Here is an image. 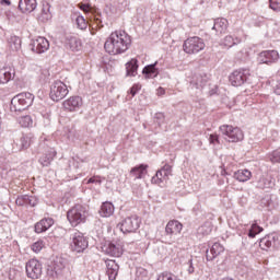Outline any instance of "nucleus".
<instances>
[{"label": "nucleus", "mask_w": 280, "mask_h": 280, "mask_svg": "<svg viewBox=\"0 0 280 280\" xmlns=\"http://www.w3.org/2000/svg\"><path fill=\"white\" fill-rule=\"evenodd\" d=\"M170 176H172V165L165 164L151 178V183L153 185H161V183H165V180H170Z\"/></svg>", "instance_id": "9b49d317"}, {"label": "nucleus", "mask_w": 280, "mask_h": 280, "mask_svg": "<svg viewBox=\"0 0 280 280\" xmlns=\"http://www.w3.org/2000/svg\"><path fill=\"white\" fill-rule=\"evenodd\" d=\"M106 268V275L108 276V279H117V275H119V265L115 260H107Z\"/></svg>", "instance_id": "412c9836"}, {"label": "nucleus", "mask_w": 280, "mask_h": 280, "mask_svg": "<svg viewBox=\"0 0 280 280\" xmlns=\"http://www.w3.org/2000/svg\"><path fill=\"white\" fill-rule=\"evenodd\" d=\"M65 259L57 257L47 268L48 277H58L65 270Z\"/></svg>", "instance_id": "2eb2a0df"}, {"label": "nucleus", "mask_w": 280, "mask_h": 280, "mask_svg": "<svg viewBox=\"0 0 280 280\" xmlns=\"http://www.w3.org/2000/svg\"><path fill=\"white\" fill-rule=\"evenodd\" d=\"M15 205L18 207H36L38 199L35 196L21 195L16 198Z\"/></svg>", "instance_id": "f3484780"}, {"label": "nucleus", "mask_w": 280, "mask_h": 280, "mask_svg": "<svg viewBox=\"0 0 280 280\" xmlns=\"http://www.w3.org/2000/svg\"><path fill=\"white\" fill-rule=\"evenodd\" d=\"M89 218V207L82 205H75L67 212V219L71 226H78V224H84Z\"/></svg>", "instance_id": "7ed1b4c3"}, {"label": "nucleus", "mask_w": 280, "mask_h": 280, "mask_svg": "<svg viewBox=\"0 0 280 280\" xmlns=\"http://www.w3.org/2000/svg\"><path fill=\"white\" fill-rule=\"evenodd\" d=\"M42 248H45V243L43 241H37L32 245V250L34 253H40Z\"/></svg>", "instance_id": "37998d69"}, {"label": "nucleus", "mask_w": 280, "mask_h": 280, "mask_svg": "<svg viewBox=\"0 0 280 280\" xmlns=\"http://www.w3.org/2000/svg\"><path fill=\"white\" fill-rule=\"evenodd\" d=\"M208 82H209V78L207 77V74H197L192 78L190 84L195 89H205Z\"/></svg>", "instance_id": "393cba45"}, {"label": "nucleus", "mask_w": 280, "mask_h": 280, "mask_svg": "<svg viewBox=\"0 0 280 280\" xmlns=\"http://www.w3.org/2000/svg\"><path fill=\"white\" fill-rule=\"evenodd\" d=\"M9 46L12 51H19L21 49V37L12 35L9 38Z\"/></svg>", "instance_id": "f704fd0d"}, {"label": "nucleus", "mask_w": 280, "mask_h": 280, "mask_svg": "<svg viewBox=\"0 0 280 280\" xmlns=\"http://www.w3.org/2000/svg\"><path fill=\"white\" fill-rule=\"evenodd\" d=\"M30 47L34 54H45L49 49V40L45 37H37L30 44Z\"/></svg>", "instance_id": "ddd939ff"}, {"label": "nucleus", "mask_w": 280, "mask_h": 280, "mask_svg": "<svg viewBox=\"0 0 280 280\" xmlns=\"http://www.w3.org/2000/svg\"><path fill=\"white\" fill-rule=\"evenodd\" d=\"M75 24L79 30H86L89 27L86 19H84L82 15L77 16Z\"/></svg>", "instance_id": "58836bf2"}, {"label": "nucleus", "mask_w": 280, "mask_h": 280, "mask_svg": "<svg viewBox=\"0 0 280 280\" xmlns=\"http://www.w3.org/2000/svg\"><path fill=\"white\" fill-rule=\"evenodd\" d=\"M145 170H148V165L140 164L139 166L131 168V176H135L136 178H143Z\"/></svg>", "instance_id": "c9c22d12"}, {"label": "nucleus", "mask_w": 280, "mask_h": 280, "mask_svg": "<svg viewBox=\"0 0 280 280\" xmlns=\"http://www.w3.org/2000/svg\"><path fill=\"white\" fill-rule=\"evenodd\" d=\"M253 174L248 170H240L234 173L235 180H238V183H246L247 180H250V177Z\"/></svg>", "instance_id": "7c9ffc66"}, {"label": "nucleus", "mask_w": 280, "mask_h": 280, "mask_svg": "<svg viewBox=\"0 0 280 280\" xmlns=\"http://www.w3.org/2000/svg\"><path fill=\"white\" fill-rule=\"evenodd\" d=\"M259 246L261 250H268L269 248H272V246H275V236L267 235L262 237L259 242Z\"/></svg>", "instance_id": "72a5a7b5"}, {"label": "nucleus", "mask_w": 280, "mask_h": 280, "mask_svg": "<svg viewBox=\"0 0 280 280\" xmlns=\"http://www.w3.org/2000/svg\"><path fill=\"white\" fill-rule=\"evenodd\" d=\"M261 231H264V228L259 226L257 223H253L247 235H248V237H250L253 240L257 235H259V233H261Z\"/></svg>", "instance_id": "e433bc0d"}, {"label": "nucleus", "mask_w": 280, "mask_h": 280, "mask_svg": "<svg viewBox=\"0 0 280 280\" xmlns=\"http://www.w3.org/2000/svg\"><path fill=\"white\" fill-rule=\"evenodd\" d=\"M62 106L66 110H69V113L80 110V107L82 106V97L71 96L62 103Z\"/></svg>", "instance_id": "dca6fc26"}, {"label": "nucleus", "mask_w": 280, "mask_h": 280, "mask_svg": "<svg viewBox=\"0 0 280 280\" xmlns=\"http://www.w3.org/2000/svg\"><path fill=\"white\" fill-rule=\"evenodd\" d=\"M66 46L71 51H80L82 49V42L78 37H70Z\"/></svg>", "instance_id": "473e14b6"}, {"label": "nucleus", "mask_w": 280, "mask_h": 280, "mask_svg": "<svg viewBox=\"0 0 280 280\" xmlns=\"http://www.w3.org/2000/svg\"><path fill=\"white\" fill-rule=\"evenodd\" d=\"M138 279H139V275H144V277L148 275V271H145L144 269H138L136 272Z\"/></svg>", "instance_id": "864d4df0"}, {"label": "nucleus", "mask_w": 280, "mask_h": 280, "mask_svg": "<svg viewBox=\"0 0 280 280\" xmlns=\"http://www.w3.org/2000/svg\"><path fill=\"white\" fill-rule=\"evenodd\" d=\"M248 75H250L247 69L235 70L230 74V82L232 86H242L244 82H247Z\"/></svg>", "instance_id": "9d476101"}, {"label": "nucleus", "mask_w": 280, "mask_h": 280, "mask_svg": "<svg viewBox=\"0 0 280 280\" xmlns=\"http://www.w3.org/2000/svg\"><path fill=\"white\" fill-rule=\"evenodd\" d=\"M132 45L130 35L125 31H116L109 35L104 44V49L112 56H119V54H126Z\"/></svg>", "instance_id": "f257e3e1"}, {"label": "nucleus", "mask_w": 280, "mask_h": 280, "mask_svg": "<svg viewBox=\"0 0 280 280\" xmlns=\"http://www.w3.org/2000/svg\"><path fill=\"white\" fill-rule=\"evenodd\" d=\"M222 253H224V246H222L220 243H214L211 246L210 252H206V259L207 261H213L215 257H219V255H222Z\"/></svg>", "instance_id": "6ab92c4d"}, {"label": "nucleus", "mask_w": 280, "mask_h": 280, "mask_svg": "<svg viewBox=\"0 0 280 280\" xmlns=\"http://www.w3.org/2000/svg\"><path fill=\"white\" fill-rule=\"evenodd\" d=\"M32 104H34V94L30 92L20 93L11 100L10 110L12 113H21V110L30 108Z\"/></svg>", "instance_id": "f03ea898"}, {"label": "nucleus", "mask_w": 280, "mask_h": 280, "mask_svg": "<svg viewBox=\"0 0 280 280\" xmlns=\"http://www.w3.org/2000/svg\"><path fill=\"white\" fill-rule=\"evenodd\" d=\"M69 95V89L65 82L57 80L50 85V100L52 102H60V100H65Z\"/></svg>", "instance_id": "39448f33"}, {"label": "nucleus", "mask_w": 280, "mask_h": 280, "mask_svg": "<svg viewBox=\"0 0 280 280\" xmlns=\"http://www.w3.org/2000/svg\"><path fill=\"white\" fill-rule=\"evenodd\" d=\"M88 183H98V185L102 183L100 179H95V177H91Z\"/></svg>", "instance_id": "13d9d810"}, {"label": "nucleus", "mask_w": 280, "mask_h": 280, "mask_svg": "<svg viewBox=\"0 0 280 280\" xmlns=\"http://www.w3.org/2000/svg\"><path fill=\"white\" fill-rule=\"evenodd\" d=\"M220 132L226 137V141L230 143H237L244 140V132L238 127H233L231 125H222L220 127Z\"/></svg>", "instance_id": "20e7f679"}, {"label": "nucleus", "mask_w": 280, "mask_h": 280, "mask_svg": "<svg viewBox=\"0 0 280 280\" xmlns=\"http://www.w3.org/2000/svg\"><path fill=\"white\" fill-rule=\"evenodd\" d=\"M209 142L215 145V143H220V138H218V135H210Z\"/></svg>", "instance_id": "de8ad7c7"}, {"label": "nucleus", "mask_w": 280, "mask_h": 280, "mask_svg": "<svg viewBox=\"0 0 280 280\" xmlns=\"http://www.w3.org/2000/svg\"><path fill=\"white\" fill-rule=\"evenodd\" d=\"M141 90V86L139 85H133L131 89H130V95L131 97H135L137 95V93Z\"/></svg>", "instance_id": "49530a36"}, {"label": "nucleus", "mask_w": 280, "mask_h": 280, "mask_svg": "<svg viewBox=\"0 0 280 280\" xmlns=\"http://www.w3.org/2000/svg\"><path fill=\"white\" fill-rule=\"evenodd\" d=\"M180 231H183V223L176 220L168 221L165 226V233L166 235H170V237L180 235Z\"/></svg>", "instance_id": "a211bd4d"}, {"label": "nucleus", "mask_w": 280, "mask_h": 280, "mask_svg": "<svg viewBox=\"0 0 280 280\" xmlns=\"http://www.w3.org/2000/svg\"><path fill=\"white\" fill-rule=\"evenodd\" d=\"M222 280H233L232 278H223Z\"/></svg>", "instance_id": "e2e57ef3"}, {"label": "nucleus", "mask_w": 280, "mask_h": 280, "mask_svg": "<svg viewBox=\"0 0 280 280\" xmlns=\"http://www.w3.org/2000/svg\"><path fill=\"white\" fill-rule=\"evenodd\" d=\"M158 95H165V89H163V88H159L158 89Z\"/></svg>", "instance_id": "bf43d9fd"}, {"label": "nucleus", "mask_w": 280, "mask_h": 280, "mask_svg": "<svg viewBox=\"0 0 280 280\" xmlns=\"http://www.w3.org/2000/svg\"><path fill=\"white\" fill-rule=\"evenodd\" d=\"M184 51L186 54H198L205 49V40L200 37H189L184 42Z\"/></svg>", "instance_id": "423d86ee"}, {"label": "nucleus", "mask_w": 280, "mask_h": 280, "mask_svg": "<svg viewBox=\"0 0 280 280\" xmlns=\"http://www.w3.org/2000/svg\"><path fill=\"white\" fill-rule=\"evenodd\" d=\"M51 226H54V219H42L35 224V233H45V231H48V229H51Z\"/></svg>", "instance_id": "5701e85b"}, {"label": "nucleus", "mask_w": 280, "mask_h": 280, "mask_svg": "<svg viewBox=\"0 0 280 280\" xmlns=\"http://www.w3.org/2000/svg\"><path fill=\"white\" fill-rule=\"evenodd\" d=\"M269 8L273 12H280V0H269Z\"/></svg>", "instance_id": "79ce46f5"}, {"label": "nucleus", "mask_w": 280, "mask_h": 280, "mask_svg": "<svg viewBox=\"0 0 280 280\" xmlns=\"http://www.w3.org/2000/svg\"><path fill=\"white\" fill-rule=\"evenodd\" d=\"M221 174H222V176H224V174H226V171H222Z\"/></svg>", "instance_id": "680f3d73"}, {"label": "nucleus", "mask_w": 280, "mask_h": 280, "mask_svg": "<svg viewBox=\"0 0 280 280\" xmlns=\"http://www.w3.org/2000/svg\"><path fill=\"white\" fill-rule=\"evenodd\" d=\"M103 253L110 257H121L124 255V247L119 243L108 242L102 246Z\"/></svg>", "instance_id": "f8f14e48"}, {"label": "nucleus", "mask_w": 280, "mask_h": 280, "mask_svg": "<svg viewBox=\"0 0 280 280\" xmlns=\"http://www.w3.org/2000/svg\"><path fill=\"white\" fill-rule=\"evenodd\" d=\"M26 275L30 279H40L43 275V265L37 259H31L26 262Z\"/></svg>", "instance_id": "1a4fd4ad"}, {"label": "nucleus", "mask_w": 280, "mask_h": 280, "mask_svg": "<svg viewBox=\"0 0 280 280\" xmlns=\"http://www.w3.org/2000/svg\"><path fill=\"white\" fill-rule=\"evenodd\" d=\"M5 16H7L8 21H11V19H14V14L10 11L5 12Z\"/></svg>", "instance_id": "6e6d98bb"}, {"label": "nucleus", "mask_w": 280, "mask_h": 280, "mask_svg": "<svg viewBox=\"0 0 280 280\" xmlns=\"http://www.w3.org/2000/svg\"><path fill=\"white\" fill-rule=\"evenodd\" d=\"M100 213L102 218H110V215L115 213V206H113V203L108 201L103 202V205L101 206Z\"/></svg>", "instance_id": "c85d7f7f"}, {"label": "nucleus", "mask_w": 280, "mask_h": 280, "mask_svg": "<svg viewBox=\"0 0 280 280\" xmlns=\"http://www.w3.org/2000/svg\"><path fill=\"white\" fill-rule=\"evenodd\" d=\"M156 124L161 126L165 121V115L163 113H156L154 116Z\"/></svg>", "instance_id": "c03bdc74"}, {"label": "nucleus", "mask_w": 280, "mask_h": 280, "mask_svg": "<svg viewBox=\"0 0 280 280\" xmlns=\"http://www.w3.org/2000/svg\"><path fill=\"white\" fill-rule=\"evenodd\" d=\"M10 80H14V70L8 68L0 69V84H8Z\"/></svg>", "instance_id": "cd10ccee"}, {"label": "nucleus", "mask_w": 280, "mask_h": 280, "mask_svg": "<svg viewBox=\"0 0 280 280\" xmlns=\"http://www.w3.org/2000/svg\"><path fill=\"white\" fill-rule=\"evenodd\" d=\"M19 124L20 126H22V128H30V126H32V124H34V121L32 120V116H22L19 119Z\"/></svg>", "instance_id": "4c0bfd02"}, {"label": "nucleus", "mask_w": 280, "mask_h": 280, "mask_svg": "<svg viewBox=\"0 0 280 280\" xmlns=\"http://www.w3.org/2000/svg\"><path fill=\"white\" fill-rule=\"evenodd\" d=\"M70 248L71 250H73V253H84V250L89 248V241H86V237H84V234H82V232H75L72 235Z\"/></svg>", "instance_id": "6e6552de"}, {"label": "nucleus", "mask_w": 280, "mask_h": 280, "mask_svg": "<svg viewBox=\"0 0 280 280\" xmlns=\"http://www.w3.org/2000/svg\"><path fill=\"white\" fill-rule=\"evenodd\" d=\"M94 22L96 23V27H103L102 20L100 18H95Z\"/></svg>", "instance_id": "5fc2aeb1"}, {"label": "nucleus", "mask_w": 280, "mask_h": 280, "mask_svg": "<svg viewBox=\"0 0 280 280\" xmlns=\"http://www.w3.org/2000/svg\"><path fill=\"white\" fill-rule=\"evenodd\" d=\"M78 8L80 10H82L83 12H91V4H86V3H79Z\"/></svg>", "instance_id": "a18cd8bd"}, {"label": "nucleus", "mask_w": 280, "mask_h": 280, "mask_svg": "<svg viewBox=\"0 0 280 280\" xmlns=\"http://www.w3.org/2000/svg\"><path fill=\"white\" fill-rule=\"evenodd\" d=\"M273 93H276V95H280V80L275 84Z\"/></svg>", "instance_id": "3c124183"}, {"label": "nucleus", "mask_w": 280, "mask_h": 280, "mask_svg": "<svg viewBox=\"0 0 280 280\" xmlns=\"http://www.w3.org/2000/svg\"><path fill=\"white\" fill-rule=\"evenodd\" d=\"M39 20L43 21V23L51 20V4H49L47 1L42 2Z\"/></svg>", "instance_id": "bb28decb"}, {"label": "nucleus", "mask_w": 280, "mask_h": 280, "mask_svg": "<svg viewBox=\"0 0 280 280\" xmlns=\"http://www.w3.org/2000/svg\"><path fill=\"white\" fill-rule=\"evenodd\" d=\"M259 65H272L279 60V52L277 50H265L258 55Z\"/></svg>", "instance_id": "4468645a"}, {"label": "nucleus", "mask_w": 280, "mask_h": 280, "mask_svg": "<svg viewBox=\"0 0 280 280\" xmlns=\"http://www.w3.org/2000/svg\"><path fill=\"white\" fill-rule=\"evenodd\" d=\"M22 148L27 149L30 148V142L27 141V138L22 137L21 138Z\"/></svg>", "instance_id": "8fccbe9b"}, {"label": "nucleus", "mask_w": 280, "mask_h": 280, "mask_svg": "<svg viewBox=\"0 0 280 280\" xmlns=\"http://www.w3.org/2000/svg\"><path fill=\"white\" fill-rule=\"evenodd\" d=\"M139 69V61L137 59H131L126 63L127 75L135 78L137 75V71Z\"/></svg>", "instance_id": "c756f323"}, {"label": "nucleus", "mask_w": 280, "mask_h": 280, "mask_svg": "<svg viewBox=\"0 0 280 280\" xmlns=\"http://www.w3.org/2000/svg\"><path fill=\"white\" fill-rule=\"evenodd\" d=\"M269 161H271L272 163H280V149L269 154Z\"/></svg>", "instance_id": "a19ab883"}, {"label": "nucleus", "mask_w": 280, "mask_h": 280, "mask_svg": "<svg viewBox=\"0 0 280 280\" xmlns=\"http://www.w3.org/2000/svg\"><path fill=\"white\" fill-rule=\"evenodd\" d=\"M229 28V20L224 18H218L214 20V24L212 26V30L217 34H224L226 30Z\"/></svg>", "instance_id": "4be33fe9"}, {"label": "nucleus", "mask_w": 280, "mask_h": 280, "mask_svg": "<svg viewBox=\"0 0 280 280\" xmlns=\"http://www.w3.org/2000/svg\"><path fill=\"white\" fill-rule=\"evenodd\" d=\"M1 5H12V2L10 0H1Z\"/></svg>", "instance_id": "4d7b16f0"}, {"label": "nucleus", "mask_w": 280, "mask_h": 280, "mask_svg": "<svg viewBox=\"0 0 280 280\" xmlns=\"http://www.w3.org/2000/svg\"><path fill=\"white\" fill-rule=\"evenodd\" d=\"M156 65L158 62L145 66L142 70L143 75L149 79L156 78V75H159V69H156Z\"/></svg>", "instance_id": "2f4dec72"}, {"label": "nucleus", "mask_w": 280, "mask_h": 280, "mask_svg": "<svg viewBox=\"0 0 280 280\" xmlns=\"http://www.w3.org/2000/svg\"><path fill=\"white\" fill-rule=\"evenodd\" d=\"M56 158V150L48 149L47 153L39 158V163L43 167H49L51 165V161Z\"/></svg>", "instance_id": "a878e982"}, {"label": "nucleus", "mask_w": 280, "mask_h": 280, "mask_svg": "<svg viewBox=\"0 0 280 280\" xmlns=\"http://www.w3.org/2000/svg\"><path fill=\"white\" fill-rule=\"evenodd\" d=\"M188 272H189V275H194V272H195L194 260H191V259L188 260Z\"/></svg>", "instance_id": "09e8293b"}, {"label": "nucleus", "mask_w": 280, "mask_h": 280, "mask_svg": "<svg viewBox=\"0 0 280 280\" xmlns=\"http://www.w3.org/2000/svg\"><path fill=\"white\" fill-rule=\"evenodd\" d=\"M183 242V237L177 238V244H180Z\"/></svg>", "instance_id": "052dcab7"}, {"label": "nucleus", "mask_w": 280, "mask_h": 280, "mask_svg": "<svg viewBox=\"0 0 280 280\" xmlns=\"http://www.w3.org/2000/svg\"><path fill=\"white\" fill-rule=\"evenodd\" d=\"M37 5H38V3L36 2V0H20L19 1V9L21 10V12H23V14H32V12H34V10H36Z\"/></svg>", "instance_id": "aec40b11"}, {"label": "nucleus", "mask_w": 280, "mask_h": 280, "mask_svg": "<svg viewBox=\"0 0 280 280\" xmlns=\"http://www.w3.org/2000/svg\"><path fill=\"white\" fill-rule=\"evenodd\" d=\"M7 174H8V172H5V170L0 167V182L3 180V178H5Z\"/></svg>", "instance_id": "603ef678"}, {"label": "nucleus", "mask_w": 280, "mask_h": 280, "mask_svg": "<svg viewBox=\"0 0 280 280\" xmlns=\"http://www.w3.org/2000/svg\"><path fill=\"white\" fill-rule=\"evenodd\" d=\"M273 185L275 183L268 178H262L259 182V187H261V189H270Z\"/></svg>", "instance_id": "ea45409f"}, {"label": "nucleus", "mask_w": 280, "mask_h": 280, "mask_svg": "<svg viewBox=\"0 0 280 280\" xmlns=\"http://www.w3.org/2000/svg\"><path fill=\"white\" fill-rule=\"evenodd\" d=\"M141 221H139V218L137 217H127L121 222L117 224V229L121 231V233H136L139 229V224Z\"/></svg>", "instance_id": "0eeeda50"}, {"label": "nucleus", "mask_w": 280, "mask_h": 280, "mask_svg": "<svg viewBox=\"0 0 280 280\" xmlns=\"http://www.w3.org/2000/svg\"><path fill=\"white\" fill-rule=\"evenodd\" d=\"M242 43L241 37L233 36V35H226L220 43L221 47H226L228 49H231V47H235V45H240Z\"/></svg>", "instance_id": "b1692460"}]
</instances>
